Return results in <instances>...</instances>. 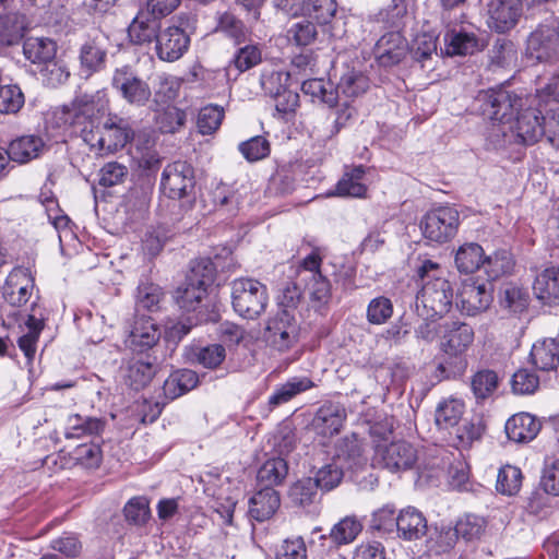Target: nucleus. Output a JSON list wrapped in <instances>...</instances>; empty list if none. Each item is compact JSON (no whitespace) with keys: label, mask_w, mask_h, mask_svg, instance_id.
Wrapping results in <instances>:
<instances>
[{"label":"nucleus","mask_w":559,"mask_h":559,"mask_svg":"<svg viewBox=\"0 0 559 559\" xmlns=\"http://www.w3.org/2000/svg\"><path fill=\"white\" fill-rule=\"evenodd\" d=\"M106 103L99 93L76 94L72 102L58 108L53 116L58 127L79 135L92 151L104 155L122 148L134 132L129 122L117 116L109 117L100 127Z\"/></svg>","instance_id":"obj_1"},{"label":"nucleus","mask_w":559,"mask_h":559,"mask_svg":"<svg viewBox=\"0 0 559 559\" xmlns=\"http://www.w3.org/2000/svg\"><path fill=\"white\" fill-rule=\"evenodd\" d=\"M483 110L492 121L491 133L532 145L545 135L546 117L538 108H523V99L507 90H489L480 96Z\"/></svg>","instance_id":"obj_2"},{"label":"nucleus","mask_w":559,"mask_h":559,"mask_svg":"<svg viewBox=\"0 0 559 559\" xmlns=\"http://www.w3.org/2000/svg\"><path fill=\"white\" fill-rule=\"evenodd\" d=\"M474 342V330L460 321H444L439 344L443 355L437 371L442 379L462 376L467 368L466 350Z\"/></svg>","instance_id":"obj_3"},{"label":"nucleus","mask_w":559,"mask_h":559,"mask_svg":"<svg viewBox=\"0 0 559 559\" xmlns=\"http://www.w3.org/2000/svg\"><path fill=\"white\" fill-rule=\"evenodd\" d=\"M460 214L452 206H439L427 212L420 219L419 227L424 238L436 245L450 241L457 233Z\"/></svg>","instance_id":"obj_4"},{"label":"nucleus","mask_w":559,"mask_h":559,"mask_svg":"<svg viewBox=\"0 0 559 559\" xmlns=\"http://www.w3.org/2000/svg\"><path fill=\"white\" fill-rule=\"evenodd\" d=\"M299 328L288 310H281L270 318L263 331V338L267 346L284 353L294 347L299 338Z\"/></svg>","instance_id":"obj_5"},{"label":"nucleus","mask_w":559,"mask_h":559,"mask_svg":"<svg viewBox=\"0 0 559 559\" xmlns=\"http://www.w3.org/2000/svg\"><path fill=\"white\" fill-rule=\"evenodd\" d=\"M233 307L243 318L254 319L265 308L266 293L261 282H234Z\"/></svg>","instance_id":"obj_6"},{"label":"nucleus","mask_w":559,"mask_h":559,"mask_svg":"<svg viewBox=\"0 0 559 559\" xmlns=\"http://www.w3.org/2000/svg\"><path fill=\"white\" fill-rule=\"evenodd\" d=\"M194 183L192 166L177 160L165 167L162 174L160 189L169 199L179 200L192 192Z\"/></svg>","instance_id":"obj_7"},{"label":"nucleus","mask_w":559,"mask_h":559,"mask_svg":"<svg viewBox=\"0 0 559 559\" xmlns=\"http://www.w3.org/2000/svg\"><path fill=\"white\" fill-rule=\"evenodd\" d=\"M417 461V450L406 441H395L389 444H378L373 463L391 472L406 471Z\"/></svg>","instance_id":"obj_8"},{"label":"nucleus","mask_w":559,"mask_h":559,"mask_svg":"<svg viewBox=\"0 0 559 559\" xmlns=\"http://www.w3.org/2000/svg\"><path fill=\"white\" fill-rule=\"evenodd\" d=\"M525 55L538 62L559 60V38L555 27L538 25L526 39Z\"/></svg>","instance_id":"obj_9"},{"label":"nucleus","mask_w":559,"mask_h":559,"mask_svg":"<svg viewBox=\"0 0 559 559\" xmlns=\"http://www.w3.org/2000/svg\"><path fill=\"white\" fill-rule=\"evenodd\" d=\"M111 84L131 105L144 106L152 96L150 85L130 66L117 68Z\"/></svg>","instance_id":"obj_10"},{"label":"nucleus","mask_w":559,"mask_h":559,"mask_svg":"<svg viewBox=\"0 0 559 559\" xmlns=\"http://www.w3.org/2000/svg\"><path fill=\"white\" fill-rule=\"evenodd\" d=\"M109 48V36L100 29L92 31L80 47L81 70L87 76L105 68Z\"/></svg>","instance_id":"obj_11"},{"label":"nucleus","mask_w":559,"mask_h":559,"mask_svg":"<svg viewBox=\"0 0 559 559\" xmlns=\"http://www.w3.org/2000/svg\"><path fill=\"white\" fill-rule=\"evenodd\" d=\"M492 288L486 283L461 282L456 292V305L467 316L486 310L492 301Z\"/></svg>","instance_id":"obj_12"},{"label":"nucleus","mask_w":559,"mask_h":559,"mask_svg":"<svg viewBox=\"0 0 559 559\" xmlns=\"http://www.w3.org/2000/svg\"><path fill=\"white\" fill-rule=\"evenodd\" d=\"M346 417V409L342 404L325 402L313 415L310 428L318 436L331 438L341 432Z\"/></svg>","instance_id":"obj_13"},{"label":"nucleus","mask_w":559,"mask_h":559,"mask_svg":"<svg viewBox=\"0 0 559 559\" xmlns=\"http://www.w3.org/2000/svg\"><path fill=\"white\" fill-rule=\"evenodd\" d=\"M189 46L190 38L182 28L168 26L159 31L155 50L160 60L174 62L187 52Z\"/></svg>","instance_id":"obj_14"},{"label":"nucleus","mask_w":559,"mask_h":559,"mask_svg":"<svg viewBox=\"0 0 559 559\" xmlns=\"http://www.w3.org/2000/svg\"><path fill=\"white\" fill-rule=\"evenodd\" d=\"M416 298L432 316H442L452 304L453 289L450 282H425Z\"/></svg>","instance_id":"obj_15"},{"label":"nucleus","mask_w":559,"mask_h":559,"mask_svg":"<svg viewBox=\"0 0 559 559\" xmlns=\"http://www.w3.org/2000/svg\"><path fill=\"white\" fill-rule=\"evenodd\" d=\"M407 52L408 43L400 31L385 33L373 48L374 57L381 67H393L400 63Z\"/></svg>","instance_id":"obj_16"},{"label":"nucleus","mask_w":559,"mask_h":559,"mask_svg":"<svg viewBox=\"0 0 559 559\" xmlns=\"http://www.w3.org/2000/svg\"><path fill=\"white\" fill-rule=\"evenodd\" d=\"M235 266L233 251L229 247H223L221 252L215 254V260L210 258H197L190 261L187 272V280H211L216 275L217 269L223 272Z\"/></svg>","instance_id":"obj_17"},{"label":"nucleus","mask_w":559,"mask_h":559,"mask_svg":"<svg viewBox=\"0 0 559 559\" xmlns=\"http://www.w3.org/2000/svg\"><path fill=\"white\" fill-rule=\"evenodd\" d=\"M283 78L287 81L289 75L275 72L267 76L262 84L265 92L274 98L276 111L282 116H286L295 112L299 105V95L282 84Z\"/></svg>","instance_id":"obj_18"},{"label":"nucleus","mask_w":559,"mask_h":559,"mask_svg":"<svg viewBox=\"0 0 559 559\" xmlns=\"http://www.w3.org/2000/svg\"><path fill=\"white\" fill-rule=\"evenodd\" d=\"M542 423L528 413H519L511 416L504 426L506 433L511 441L527 443L539 433Z\"/></svg>","instance_id":"obj_19"},{"label":"nucleus","mask_w":559,"mask_h":559,"mask_svg":"<svg viewBox=\"0 0 559 559\" xmlns=\"http://www.w3.org/2000/svg\"><path fill=\"white\" fill-rule=\"evenodd\" d=\"M396 532L404 540H418L427 533V520L419 510L407 507L396 516Z\"/></svg>","instance_id":"obj_20"},{"label":"nucleus","mask_w":559,"mask_h":559,"mask_svg":"<svg viewBox=\"0 0 559 559\" xmlns=\"http://www.w3.org/2000/svg\"><path fill=\"white\" fill-rule=\"evenodd\" d=\"M160 22L145 10H140L128 27V36L134 45H150L156 41Z\"/></svg>","instance_id":"obj_21"},{"label":"nucleus","mask_w":559,"mask_h":559,"mask_svg":"<svg viewBox=\"0 0 559 559\" xmlns=\"http://www.w3.org/2000/svg\"><path fill=\"white\" fill-rule=\"evenodd\" d=\"M106 426L107 420L105 418L72 414L67 418L64 437L66 439H80L100 436Z\"/></svg>","instance_id":"obj_22"},{"label":"nucleus","mask_w":559,"mask_h":559,"mask_svg":"<svg viewBox=\"0 0 559 559\" xmlns=\"http://www.w3.org/2000/svg\"><path fill=\"white\" fill-rule=\"evenodd\" d=\"M280 504V495L274 488H261L249 500V515L252 520L264 522L275 514Z\"/></svg>","instance_id":"obj_23"},{"label":"nucleus","mask_w":559,"mask_h":559,"mask_svg":"<svg viewBox=\"0 0 559 559\" xmlns=\"http://www.w3.org/2000/svg\"><path fill=\"white\" fill-rule=\"evenodd\" d=\"M369 84V78L360 68L346 66L340 76L335 93L337 97L343 95L345 98H357L367 92Z\"/></svg>","instance_id":"obj_24"},{"label":"nucleus","mask_w":559,"mask_h":559,"mask_svg":"<svg viewBox=\"0 0 559 559\" xmlns=\"http://www.w3.org/2000/svg\"><path fill=\"white\" fill-rule=\"evenodd\" d=\"M499 304L509 314L521 317L528 309L530 294L515 283L507 282L500 289Z\"/></svg>","instance_id":"obj_25"},{"label":"nucleus","mask_w":559,"mask_h":559,"mask_svg":"<svg viewBox=\"0 0 559 559\" xmlns=\"http://www.w3.org/2000/svg\"><path fill=\"white\" fill-rule=\"evenodd\" d=\"M160 338V330L150 317H138L130 332V344L140 350L152 348Z\"/></svg>","instance_id":"obj_26"},{"label":"nucleus","mask_w":559,"mask_h":559,"mask_svg":"<svg viewBox=\"0 0 559 559\" xmlns=\"http://www.w3.org/2000/svg\"><path fill=\"white\" fill-rule=\"evenodd\" d=\"M132 158L145 175L156 173L160 166V157L148 135H138L134 139Z\"/></svg>","instance_id":"obj_27"},{"label":"nucleus","mask_w":559,"mask_h":559,"mask_svg":"<svg viewBox=\"0 0 559 559\" xmlns=\"http://www.w3.org/2000/svg\"><path fill=\"white\" fill-rule=\"evenodd\" d=\"M44 328V318H37L35 314H28L24 324L20 325L22 335L17 340V345L28 362H31L36 355L37 343Z\"/></svg>","instance_id":"obj_28"},{"label":"nucleus","mask_w":559,"mask_h":559,"mask_svg":"<svg viewBox=\"0 0 559 559\" xmlns=\"http://www.w3.org/2000/svg\"><path fill=\"white\" fill-rule=\"evenodd\" d=\"M45 143L38 135H23L13 140L9 145L11 160L24 164L37 158L44 151Z\"/></svg>","instance_id":"obj_29"},{"label":"nucleus","mask_w":559,"mask_h":559,"mask_svg":"<svg viewBox=\"0 0 559 559\" xmlns=\"http://www.w3.org/2000/svg\"><path fill=\"white\" fill-rule=\"evenodd\" d=\"M487 257L484 249L476 242H466L459 247L455 253V265L460 273L472 274L485 266Z\"/></svg>","instance_id":"obj_30"},{"label":"nucleus","mask_w":559,"mask_h":559,"mask_svg":"<svg viewBox=\"0 0 559 559\" xmlns=\"http://www.w3.org/2000/svg\"><path fill=\"white\" fill-rule=\"evenodd\" d=\"M531 358L540 370H556L559 366V342L555 338H546L534 344Z\"/></svg>","instance_id":"obj_31"},{"label":"nucleus","mask_w":559,"mask_h":559,"mask_svg":"<svg viewBox=\"0 0 559 559\" xmlns=\"http://www.w3.org/2000/svg\"><path fill=\"white\" fill-rule=\"evenodd\" d=\"M23 52L32 63L43 66L56 58L57 45L49 38L31 37L25 40Z\"/></svg>","instance_id":"obj_32"},{"label":"nucleus","mask_w":559,"mask_h":559,"mask_svg":"<svg viewBox=\"0 0 559 559\" xmlns=\"http://www.w3.org/2000/svg\"><path fill=\"white\" fill-rule=\"evenodd\" d=\"M199 382L195 371L182 369L171 373L164 382L163 391L166 397L175 400L194 389Z\"/></svg>","instance_id":"obj_33"},{"label":"nucleus","mask_w":559,"mask_h":559,"mask_svg":"<svg viewBox=\"0 0 559 559\" xmlns=\"http://www.w3.org/2000/svg\"><path fill=\"white\" fill-rule=\"evenodd\" d=\"M445 51L449 56L473 55L483 49L484 45L473 33L459 32L445 35Z\"/></svg>","instance_id":"obj_34"},{"label":"nucleus","mask_w":559,"mask_h":559,"mask_svg":"<svg viewBox=\"0 0 559 559\" xmlns=\"http://www.w3.org/2000/svg\"><path fill=\"white\" fill-rule=\"evenodd\" d=\"M465 405L460 399L449 397L441 401L435 412V423L439 429L447 430L459 424Z\"/></svg>","instance_id":"obj_35"},{"label":"nucleus","mask_w":559,"mask_h":559,"mask_svg":"<svg viewBox=\"0 0 559 559\" xmlns=\"http://www.w3.org/2000/svg\"><path fill=\"white\" fill-rule=\"evenodd\" d=\"M204 284L205 282H181L174 295L177 305L187 311L197 310L206 295Z\"/></svg>","instance_id":"obj_36"},{"label":"nucleus","mask_w":559,"mask_h":559,"mask_svg":"<svg viewBox=\"0 0 559 559\" xmlns=\"http://www.w3.org/2000/svg\"><path fill=\"white\" fill-rule=\"evenodd\" d=\"M288 474V464L282 457L267 460L258 471L257 479L263 488L281 485Z\"/></svg>","instance_id":"obj_37"},{"label":"nucleus","mask_w":559,"mask_h":559,"mask_svg":"<svg viewBox=\"0 0 559 559\" xmlns=\"http://www.w3.org/2000/svg\"><path fill=\"white\" fill-rule=\"evenodd\" d=\"M335 0H302L300 15L311 19L319 25L328 24L336 13Z\"/></svg>","instance_id":"obj_38"},{"label":"nucleus","mask_w":559,"mask_h":559,"mask_svg":"<svg viewBox=\"0 0 559 559\" xmlns=\"http://www.w3.org/2000/svg\"><path fill=\"white\" fill-rule=\"evenodd\" d=\"M365 175L364 166L354 167L345 173L335 187L333 195L361 198L366 194L367 187L361 182Z\"/></svg>","instance_id":"obj_39"},{"label":"nucleus","mask_w":559,"mask_h":559,"mask_svg":"<svg viewBox=\"0 0 559 559\" xmlns=\"http://www.w3.org/2000/svg\"><path fill=\"white\" fill-rule=\"evenodd\" d=\"M154 120L162 133H175L183 126L186 112L174 105L167 104L155 109Z\"/></svg>","instance_id":"obj_40"},{"label":"nucleus","mask_w":559,"mask_h":559,"mask_svg":"<svg viewBox=\"0 0 559 559\" xmlns=\"http://www.w3.org/2000/svg\"><path fill=\"white\" fill-rule=\"evenodd\" d=\"M344 464L333 457L320 466L312 478L319 489L330 491L340 486L344 477Z\"/></svg>","instance_id":"obj_41"},{"label":"nucleus","mask_w":559,"mask_h":559,"mask_svg":"<svg viewBox=\"0 0 559 559\" xmlns=\"http://www.w3.org/2000/svg\"><path fill=\"white\" fill-rule=\"evenodd\" d=\"M156 373V366L142 358L130 360L127 369V381L134 390L146 386Z\"/></svg>","instance_id":"obj_42"},{"label":"nucleus","mask_w":559,"mask_h":559,"mask_svg":"<svg viewBox=\"0 0 559 559\" xmlns=\"http://www.w3.org/2000/svg\"><path fill=\"white\" fill-rule=\"evenodd\" d=\"M25 17L11 12L0 16V44L11 46L16 44L24 35Z\"/></svg>","instance_id":"obj_43"},{"label":"nucleus","mask_w":559,"mask_h":559,"mask_svg":"<svg viewBox=\"0 0 559 559\" xmlns=\"http://www.w3.org/2000/svg\"><path fill=\"white\" fill-rule=\"evenodd\" d=\"M333 459L344 464V468L361 465L365 462L361 443L355 437L342 439L336 447Z\"/></svg>","instance_id":"obj_44"},{"label":"nucleus","mask_w":559,"mask_h":559,"mask_svg":"<svg viewBox=\"0 0 559 559\" xmlns=\"http://www.w3.org/2000/svg\"><path fill=\"white\" fill-rule=\"evenodd\" d=\"M301 91L305 95H309L312 102H319L332 107L336 103L337 95L331 82L323 79L306 80L301 84Z\"/></svg>","instance_id":"obj_45"},{"label":"nucleus","mask_w":559,"mask_h":559,"mask_svg":"<svg viewBox=\"0 0 559 559\" xmlns=\"http://www.w3.org/2000/svg\"><path fill=\"white\" fill-rule=\"evenodd\" d=\"M498 374L490 369L478 370L471 378V389L477 402L484 401L491 396L498 389Z\"/></svg>","instance_id":"obj_46"},{"label":"nucleus","mask_w":559,"mask_h":559,"mask_svg":"<svg viewBox=\"0 0 559 559\" xmlns=\"http://www.w3.org/2000/svg\"><path fill=\"white\" fill-rule=\"evenodd\" d=\"M515 45L506 38H499L489 50V67L492 69L508 68L516 62Z\"/></svg>","instance_id":"obj_47"},{"label":"nucleus","mask_w":559,"mask_h":559,"mask_svg":"<svg viewBox=\"0 0 559 559\" xmlns=\"http://www.w3.org/2000/svg\"><path fill=\"white\" fill-rule=\"evenodd\" d=\"M362 530V524L355 516H346L336 523L331 532L330 539L337 546L353 543Z\"/></svg>","instance_id":"obj_48"},{"label":"nucleus","mask_w":559,"mask_h":559,"mask_svg":"<svg viewBox=\"0 0 559 559\" xmlns=\"http://www.w3.org/2000/svg\"><path fill=\"white\" fill-rule=\"evenodd\" d=\"M164 292L155 282H140L136 290V307L148 311L159 309Z\"/></svg>","instance_id":"obj_49"},{"label":"nucleus","mask_w":559,"mask_h":559,"mask_svg":"<svg viewBox=\"0 0 559 559\" xmlns=\"http://www.w3.org/2000/svg\"><path fill=\"white\" fill-rule=\"evenodd\" d=\"M39 74L45 85L58 87L69 80L70 70L64 61L55 58L40 66Z\"/></svg>","instance_id":"obj_50"},{"label":"nucleus","mask_w":559,"mask_h":559,"mask_svg":"<svg viewBox=\"0 0 559 559\" xmlns=\"http://www.w3.org/2000/svg\"><path fill=\"white\" fill-rule=\"evenodd\" d=\"M514 265L512 254L506 250L498 251L493 255L487 257L485 269L488 280H498L502 276L512 275Z\"/></svg>","instance_id":"obj_51"},{"label":"nucleus","mask_w":559,"mask_h":559,"mask_svg":"<svg viewBox=\"0 0 559 559\" xmlns=\"http://www.w3.org/2000/svg\"><path fill=\"white\" fill-rule=\"evenodd\" d=\"M34 289V282H4L2 286L3 299L13 307L25 305Z\"/></svg>","instance_id":"obj_52"},{"label":"nucleus","mask_w":559,"mask_h":559,"mask_svg":"<svg viewBox=\"0 0 559 559\" xmlns=\"http://www.w3.org/2000/svg\"><path fill=\"white\" fill-rule=\"evenodd\" d=\"M238 150L246 160L254 163L266 158L271 152V145L266 138L255 135L239 143Z\"/></svg>","instance_id":"obj_53"},{"label":"nucleus","mask_w":559,"mask_h":559,"mask_svg":"<svg viewBox=\"0 0 559 559\" xmlns=\"http://www.w3.org/2000/svg\"><path fill=\"white\" fill-rule=\"evenodd\" d=\"M319 487L311 477L297 480L289 489V498L296 506H309L318 497Z\"/></svg>","instance_id":"obj_54"},{"label":"nucleus","mask_w":559,"mask_h":559,"mask_svg":"<svg viewBox=\"0 0 559 559\" xmlns=\"http://www.w3.org/2000/svg\"><path fill=\"white\" fill-rule=\"evenodd\" d=\"M522 478V472L519 467L506 465L498 473L496 488L502 495L513 496L519 492Z\"/></svg>","instance_id":"obj_55"},{"label":"nucleus","mask_w":559,"mask_h":559,"mask_svg":"<svg viewBox=\"0 0 559 559\" xmlns=\"http://www.w3.org/2000/svg\"><path fill=\"white\" fill-rule=\"evenodd\" d=\"M224 108L218 105H207L200 109L197 126L202 134L214 133L222 124Z\"/></svg>","instance_id":"obj_56"},{"label":"nucleus","mask_w":559,"mask_h":559,"mask_svg":"<svg viewBox=\"0 0 559 559\" xmlns=\"http://www.w3.org/2000/svg\"><path fill=\"white\" fill-rule=\"evenodd\" d=\"M486 527V521L484 518L467 514L461 518L454 528V535L457 537H462L465 540L478 539Z\"/></svg>","instance_id":"obj_57"},{"label":"nucleus","mask_w":559,"mask_h":559,"mask_svg":"<svg viewBox=\"0 0 559 559\" xmlns=\"http://www.w3.org/2000/svg\"><path fill=\"white\" fill-rule=\"evenodd\" d=\"M406 12V4L403 0H392L385 9L377 14V21L383 23L384 27L400 31L404 25Z\"/></svg>","instance_id":"obj_58"},{"label":"nucleus","mask_w":559,"mask_h":559,"mask_svg":"<svg viewBox=\"0 0 559 559\" xmlns=\"http://www.w3.org/2000/svg\"><path fill=\"white\" fill-rule=\"evenodd\" d=\"M25 98L20 86L8 84L0 86V112L16 114L24 105Z\"/></svg>","instance_id":"obj_59"},{"label":"nucleus","mask_w":559,"mask_h":559,"mask_svg":"<svg viewBox=\"0 0 559 559\" xmlns=\"http://www.w3.org/2000/svg\"><path fill=\"white\" fill-rule=\"evenodd\" d=\"M539 386L538 376L526 368L519 369L511 380V388L513 393L519 395H528L536 392Z\"/></svg>","instance_id":"obj_60"},{"label":"nucleus","mask_w":559,"mask_h":559,"mask_svg":"<svg viewBox=\"0 0 559 559\" xmlns=\"http://www.w3.org/2000/svg\"><path fill=\"white\" fill-rule=\"evenodd\" d=\"M316 22L302 20L294 23L288 29V38L297 46H308L312 44L318 35Z\"/></svg>","instance_id":"obj_61"},{"label":"nucleus","mask_w":559,"mask_h":559,"mask_svg":"<svg viewBox=\"0 0 559 559\" xmlns=\"http://www.w3.org/2000/svg\"><path fill=\"white\" fill-rule=\"evenodd\" d=\"M261 61V50L257 45H246L239 48L229 67L234 66L237 71L245 72L255 67Z\"/></svg>","instance_id":"obj_62"},{"label":"nucleus","mask_w":559,"mask_h":559,"mask_svg":"<svg viewBox=\"0 0 559 559\" xmlns=\"http://www.w3.org/2000/svg\"><path fill=\"white\" fill-rule=\"evenodd\" d=\"M73 459L85 468H96L102 462L100 447L93 442L80 444L73 451Z\"/></svg>","instance_id":"obj_63"},{"label":"nucleus","mask_w":559,"mask_h":559,"mask_svg":"<svg viewBox=\"0 0 559 559\" xmlns=\"http://www.w3.org/2000/svg\"><path fill=\"white\" fill-rule=\"evenodd\" d=\"M275 559H307V547L304 538L285 539L276 549Z\"/></svg>","instance_id":"obj_64"}]
</instances>
